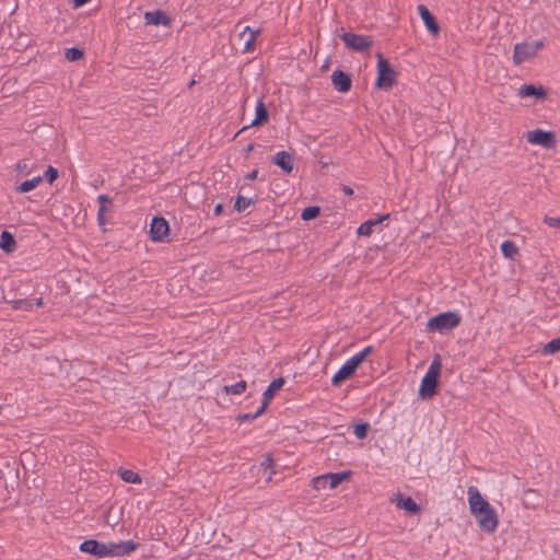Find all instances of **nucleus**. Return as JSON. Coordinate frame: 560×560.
I'll use <instances>...</instances> for the list:
<instances>
[{
    "instance_id": "nucleus-1",
    "label": "nucleus",
    "mask_w": 560,
    "mask_h": 560,
    "mask_svg": "<svg viewBox=\"0 0 560 560\" xmlns=\"http://www.w3.org/2000/svg\"><path fill=\"white\" fill-rule=\"evenodd\" d=\"M377 58V75L375 80V88L380 90H389L397 82L398 73L390 66L388 60L383 56L382 52L376 54Z\"/></svg>"
},
{
    "instance_id": "nucleus-2",
    "label": "nucleus",
    "mask_w": 560,
    "mask_h": 560,
    "mask_svg": "<svg viewBox=\"0 0 560 560\" xmlns=\"http://www.w3.org/2000/svg\"><path fill=\"white\" fill-rule=\"evenodd\" d=\"M462 317L456 312L440 313L428 320L427 330L446 334L460 324Z\"/></svg>"
},
{
    "instance_id": "nucleus-3",
    "label": "nucleus",
    "mask_w": 560,
    "mask_h": 560,
    "mask_svg": "<svg viewBox=\"0 0 560 560\" xmlns=\"http://www.w3.org/2000/svg\"><path fill=\"white\" fill-rule=\"evenodd\" d=\"M526 140L530 144L541 145L546 149H555L557 145V138L553 131L542 129H535L526 132Z\"/></svg>"
},
{
    "instance_id": "nucleus-4",
    "label": "nucleus",
    "mask_w": 560,
    "mask_h": 560,
    "mask_svg": "<svg viewBox=\"0 0 560 560\" xmlns=\"http://www.w3.org/2000/svg\"><path fill=\"white\" fill-rule=\"evenodd\" d=\"M340 38L342 39L347 48L357 52H363L368 50L373 44L370 36L354 34L351 32L343 33L340 36Z\"/></svg>"
},
{
    "instance_id": "nucleus-5",
    "label": "nucleus",
    "mask_w": 560,
    "mask_h": 560,
    "mask_svg": "<svg viewBox=\"0 0 560 560\" xmlns=\"http://www.w3.org/2000/svg\"><path fill=\"white\" fill-rule=\"evenodd\" d=\"M474 517L477 520L480 529L485 533L492 534L495 532L499 520L498 514L492 505L482 512L476 513Z\"/></svg>"
},
{
    "instance_id": "nucleus-6",
    "label": "nucleus",
    "mask_w": 560,
    "mask_h": 560,
    "mask_svg": "<svg viewBox=\"0 0 560 560\" xmlns=\"http://www.w3.org/2000/svg\"><path fill=\"white\" fill-rule=\"evenodd\" d=\"M79 550L100 559L110 557L109 544H105L96 539L84 540L80 544Z\"/></svg>"
},
{
    "instance_id": "nucleus-7",
    "label": "nucleus",
    "mask_w": 560,
    "mask_h": 560,
    "mask_svg": "<svg viewBox=\"0 0 560 560\" xmlns=\"http://www.w3.org/2000/svg\"><path fill=\"white\" fill-rule=\"evenodd\" d=\"M170 234L168 222L162 217H154L150 225V237L154 242H163Z\"/></svg>"
},
{
    "instance_id": "nucleus-8",
    "label": "nucleus",
    "mask_w": 560,
    "mask_h": 560,
    "mask_svg": "<svg viewBox=\"0 0 560 560\" xmlns=\"http://www.w3.org/2000/svg\"><path fill=\"white\" fill-rule=\"evenodd\" d=\"M468 494V503L470 508V513L475 515L476 513L482 512L488 509L491 504L481 495L480 491L477 487L470 486L467 490Z\"/></svg>"
},
{
    "instance_id": "nucleus-9",
    "label": "nucleus",
    "mask_w": 560,
    "mask_h": 560,
    "mask_svg": "<svg viewBox=\"0 0 560 560\" xmlns=\"http://www.w3.org/2000/svg\"><path fill=\"white\" fill-rule=\"evenodd\" d=\"M331 83L334 89L339 93H348L352 86L351 74L341 69H336L331 73Z\"/></svg>"
},
{
    "instance_id": "nucleus-10",
    "label": "nucleus",
    "mask_w": 560,
    "mask_h": 560,
    "mask_svg": "<svg viewBox=\"0 0 560 560\" xmlns=\"http://www.w3.org/2000/svg\"><path fill=\"white\" fill-rule=\"evenodd\" d=\"M268 121H269L268 109H267L262 98H259L258 102H257V105H256L254 120L249 125L244 126L242 129H240L238 133H242V132L246 131L247 129H249L252 127L264 126Z\"/></svg>"
},
{
    "instance_id": "nucleus-11",
    "label": "nucleus",
    "mask_w": 560,
    "mask_h": 560,
    "mask_svg": "<svg viewBox=\"0 0 560 560\" xmlns=\"http://www.w3.org/2000/svg\"><path fill=\"white\" fill-rule=\"evenodd\" d=\"M439 380L424 375L418 390L419 397L423 400L431 399L438 390Z\"/></svg>"
},
{
    "instance_id": "nucleus-12",
    "label": "nucleus",
    "mask_w": 560,
    "mask_h": 560,
    "mask_svg": "<svg viewBox=\"0 0 560 560\" xmlns=\"http://www.w3.org/2000/svg\"><path fill=\"white\" fill-rule=\"evenodd\" d=\"M419 15L424 23L427 30L430 34L436 36L440 33V25L435 19V16L430 12V10L424 4L418 5Z\"/></svg>"
},
{
    "instance_id": "nucleus-13",
    "label": "nucleus",
    "mask_w": 560,
    "mask_h": 560,
    "mask_svg": "<svg viewBox=\"0 0 560 560\" xmlns=\"http://www.w3.org/2000/svg\"><path fill=\"white\" fill-rule=\"evenodd\" d=\"M110 557H121L136 551L139 544L133 540H124L119 542H109Z\"/></svg>"
},
{
    "instance_id": "nucleus-14",
    "label": "nucleus",
    "mask_w": 560,
    "mask_h": 560,
    "mask_svg": "<svg viewBox=\"0 0 560 560\" xmlns=\"http://www.w3.org/2000/svg\"><path fill=\"white\" fill-rule=\"evenodd\" d=\"M533 57H535V54L529 43H517L514 45L513 62L515 66H520Z\"/></svg>"
},
{
    "instance_id": "nucleus-15",
    "label": "nucleus",
    "mask_w": 560,
    "mask_h": 560,
    "mask_svg": "<svg viewBox=\"0 0 560 560\" xmlns=\"http://www.w3.org/2000/svg\"><path fill=\"white\" fill-rule=\"evenodd\" d=\"M396 503L397 508L405 510L411 515H416L420 512V506L411 497H405L402 493L397 492L395 499H392Z\"/></svg>"
},
{
    "instance_id": "nucleus-16",
    "label": "nucleus",
    "mask_w": 560,
    "mask_h": 560,
    "mask_svg": "<svg viewBox=\"0 0 560 560\" xmlns=\"http://www.w3.org/2000/svg\"><path fill=\"white\" fill-rule=\"evenodd\" d=\"M272 163L279 166L284 173L290 174L294 167V159L287 151H280L272 158Z\"/></svg>"
},
{
    "instance_id": "nucleus-17",
    "label": "nucleus",
    "mask_w": 560,
    "mask_h": 560,
    "mask_svg": "<svg viewBox=\"0 0 560 560\" xmlns=\"http://www.w3.org/2000/svg\"><path fill=\"white\" fill-rule=\"evenodd\" d=\"M284 383H285V381H284L283 377H278V378L273 380L268 385V387L262 393V399H261L262 409H267L269 402L272 400V398L275 397L276 393L279 389H281V387L284 385Z\"/></svg>"
},
{
    "instance_id": "nucleus-18",
    "label": "nucleus",
    "mask_w": 560,
    "mask_h": 560,
    "mask_svg": "<svg viewBox=\"0 0 560 560\" xmlns=\"http://www.w3.org/2000/svg\"><path fill=\"white\" fill-rule=\"evenodd\" d=\"M518 95L521 97H535L536 100H545L547 92L544 86L534 84H524L520 88Z\"/></svg>"
},
{
    "instance_id": "nucleus-19",
    "label": "nucleus",
    "mask_w": 560,
    "mask_h": 560,
    "mask_svg": "<svg viewBox=\"0 0 560 560\" xmlns=\"http://www.w3.org/2000/svg\"><path fill=\"white\" fill-rule=\"evenodd\" d=\"M144 20L149 25H171L172 21L163 11H148L144 13Z\"/></svg>"
},
{
    "instance_id": "nucleus-20",
    "label": "nucleus",
    "mask_w": 560,
    "mask_h": 560,
    "mask_svg": "<svg viewBox=\"0 0 560 560\" xmlns=\"http://www.w3.org/2000/svg\"><path fill=\"white\" fill-rule=\"evenodd\" d=\"M390 217L389 213H386V214H383L381 217H378L377 219H370L363 223L360 224V226L358 228L357 230V233L359 235H363V236H371L372 233H373V228L383 223L384 221L388 220Z\"/></svg>"
},
{
    "instance_id": "nucleus-21",
    "label": "nucleus",
    "mask_w": 560,
    "mask_h": 560,
    "mask_svg": "<svg viewBox=\"0 0 560 560\" xmlns=\"http://www.w3.org/2000/svg\"><path fill=\"white\" fill-rule=\"evenodd\" d=\"M357 370H354L353 366H351L347 361L331 377V384L332 386H340L343 382L349 380Z\"/></svg>"
},
{
    "instance_id": "nucleus-22",
    "label": "nucleus",
    "mask_w": 560,
    "mask_h": 560,
    "mask_svg": "<svg viewBox=\"0 0 560 560\" xmlns=\"http://www.w3.org/2000/svg\"><path fill=\"white\" fill-rule=\"evenodd\" d=\"M16 247L18 245L14 235L7 230L2 231L0 235V248L2 252L5 254H12L16 250Z\"/></svg>"
},
{
    "instance_id": "nucleus-23",
    "label": "nucleus",
    "mask_w": 560,
    "mask_h": 560,
    "mask_svg": "<svg viewBox=\"0 0 560 560\" xmlns=\"http://www.w3.org/2000/svg\"><path fill=\"white\" fill-rule=\"evenodd\" d=\"M247 32L249 33V37L244 44V52H250L255 49V40L257 36L260 34V28L253 30L249 26H246L241 32L240 37H243Z\"/></svg>"
},
{
    "instance_id": "nucleus-24",
    "label": "nucleus",
    "mask_w": 560,
    "mask_h": 560,
    "mask_svg": "<svg viewBox=\"0 0 560 560\" xmlns=\"http://www.w3.org/2000/svg\"><path fill=\"white\" fill-rule=\"evenodd\" d=\"M351 474L352 472L350 470L326 474V478L328 479L329 488L330 489L337 488L342 481L349 479Z\"/></svg>"
},
{
    "instance_id": "nucleus-25",
    "label": "nucleus",
    "mask_w": 560,
    "mask_h": 560,
    "mask_svg": "<svg viewBox=\"0 0 560 560\" xmlns=\"http://www.w3.org/2000/svg\"><path fill=\"white\" fill-rule=\"evenodd\" d=\"M442 369V360L440 354H434L433 360L425 373V375L440 380Z\"/></svg>"
},
{
    "instance_id": "nucleus-26",
    "label": "nucleus",
    "mask_w": 560,
    "mask_h": 560,
    "mask_svg": "<svg viewBox=\"0 0 560 560\" xmlns=\"http://www.w3.org/2000/svg\"><path fill=\"white\" fill-rule=\"evenodd\" d=\"M501 252L505 258L514 259L518 255V248L513 241L506 240L501 244Z\"/></svg>"
},
{
    "instance_id": "nucleus-27",
    "label": "nucleus",
    "mask_w": 560,
    "mask_h": 560,
    "mask_svg": "<svg viewBox=\"0 0 560 560\" xmlns=\"http://www.w3.org/2000/svg\"><path fill=\"white\" fill-rule=\"evenodd\" d=\"M42 180H43L42 176H36L32 179H26V180L22 182L16 187V191L18 192H28V191L35 189Z\"/></svg>"
},
{
    "instance_id": "nucleus-28",
    "label": "nucleus",
    "mask_w": 560,
    "mask_h": 560,
    "mask_svg": "<svg viewBox=\"0 0 560 560\" xmlns=\"http://www.w3.org/2000/svg\"><path fill=\"white\" fill-rule=\"evenodd\" d=\"M539 497L536 490L527 489L524 492L523 503L526 508H536L538 505Z\"/></svg>"
},
{
    "instance_id": "nucleus-29",
    "label": "nucleus",
    "mask_w": 560,
    "mask_h": 560,
    "mask_svg": "<svg viewBox=\"0 0 560 560\" xmlns=\"http://www.w3.org/2000/svg\"><path fill=\"white\" fill-rule=\"evenodd\" d=\"M247 388V383L245 381H240L233 385H225L223 387V392L228 395H241Z\"/></svg>"
},
{
    "instance_id": "nucleus-30",
    "label": "nucleus",
    "mask_w": 560,
    "mask_h": 560,
    "mask_svg": "<svg viewBox=\"0 0 560 560\" xmlns=\"http://www.w3.org/2000/svg\"><path fill=\"white\" fill-rule=\"evenodd\" d=\"M119 476L125 482L141 483L140 475L131 469H120Z\"/></svg>"
},
{
    "instance_id": "nucleus-31",
    "label": "nucleus",
    "mask_w": 560,
    "mask_h": 560,
    "mask_svg": "<svg viewBox=\"0 0 560 560\" xmlns=\"http://www.w3.org/2000/svg\"><path fill=\"white\" fill-rule=\"evenodd\" d=\"M559 351H560V336L558 338H555V339L550 340L549 342H547L544 346L541 353L544 355H552Z\"/></svg>"
},
{
    "instance_id": "nucleus-32",
    "label": "nucleus",
    "mask_w": 560,
    "mask_h": 560,
    "mask_svg": "<svg viewBox=\"0 0 560 560\" xmlns=\"http://www.w3.org/2000/svg\"><path fill=\"white\" fill-rule=\"evenodd\" d=\"M255 202L254 199L237 195L234 202V209L237 212L245 211L250 205Z\"/></svg>"
},
{
    "instance_id": "nucleus-33",
    "label": "nucleus",
    "mask_w": 560,
    "mask_h": 560,
    "mask_svg": "<svg viewBox=\"0 0 560 560\" xmlns=\"http://www.w3.org/2000/svg\"><path fill=\"white\" fill-rule=\"evenodd\" d=\"M13 310L31 311L34 306L31 299H18L10 302Z\"/></svg>"
},
{
    "instance_id": "nucleus-34",
    "label": "nucleus",
    "mask_w": 560,
    "mask_h": 560,
    "mask_svg": "<svg viewBox=\"0 0 560 560\" xmlns=\"http://www.w3.org/2000/svg\"><path fill=\"white\" fill-rule=\"evenodd\" d=\"M265 411H266V409H262V405H260V407L253 413H238L236 416V421L238 423H243V422L255 420L256 418L261 416Z\"/></svg>"
},
{
    "instance_id": "nucleus-35",
    "label": "nucleus",
    "mask_w": 560,
    "mask_h": 560,
    "mask_svg": "<svg viewBox=\"0 0 560 560\" xmlns=\"http://www.w3.org/2000/svg\"><path fill=\"white\" fill-rule=\"evenodd\" d=\"M320 214V208L318 206H311L303 209L301 218L304 221L316 219Z\"/></svg>"
},
{
    "instance_id": "nucleus-36",
    "label": "nucleus",
    "mask_w": 560,
    "mask_h": 560,
    "mask_svg": "<svg viewBox=\"0 0 560 560\" xmlns=\"http://www.w3.org/2000/svg\"><path fill=\"white\" fill-rule=\"evenodd\" d=\"M65 56L69 61H77L83 58L84 51L79 47L67 48Z\"/></svg>"
},
{
    "instance_id": "nucleus-37",
    "label": "nucleus",
    "mask_w": 560,
    "mask_h": 560,
    "mask_svg": "<svg viewBox=\"0 0 560 560\" xmlns=\"http://www.w3.org/2000/svg\"><path fill=\"white\" fill-rule=\"evenodd\" d=\"M370 424L368 422H360L353 427V433L360 440H363L368 436Z\"/></svg>"
},
{
    "instance_id": "nucleus-38",
    "label": "nucleus",
    "mask_w": 560,
    "mask_h": 560,
    "mask_svg": "<svg viewBox=\"0 0 560 560\" xmlns=\"http://www.w3.org/2000/svg\"><path fill=\"white\" fill-rule=\"evenodd\" d=\"M312 487L315 490H324L328 486V479L326 478V474L322 476L314 477L311 481Z\"/></svg>"
},
{
    "instance_id": "nucleus-39",
    "label": "nucleus",
    "mask_w": 560,
    "mask_h": 560,
    "mask_svg": "<svg viewBox=\"0 0 560 560\" xmlns=\"http://www.w3.org/2000/svg\"><path fill=\"white\" fill-rule=\"evenodd\" d=\"M97 202L100 207L104 208V212L110 210L113 208V199L108 195H100L97 196Z\"/></svg>"
},
{
    "instance_id": "nucleus-40",
    "label": "nucleus",
    "mask_w": 560,
    "mask_h": 560,
    "mask_svg": "<svg viewBox=\"0 0 560 560\" xmlns=\"http://www.w3.org/2000/svg\"><path fill=\"white\" fill-rule=\"evenodd\" d=\"M49 184H52L58 178V170L49 165L44 173V177Z\"/></svg>"
},
{
    "instance_id": "nucleus-41",
    "label": "nucleus",
    "mask_w": 560,
    "mask_h": 560,
    "mask_svg": "<svg viewBox=\"0 0 560 560\" xmlns=\"http://www.w3.org/2000/svg\"><path fill=\"white\" fill-rule=\"evenodd\" d=\"M347 362L354 368V370H358V368L364 362V359L358 353L352 355Z\"/></svg>"
},
{
    "instance_id": "nucleus-42",
    "label": "nucleus",
    "mask_w": 560,
    "mask_h": 560,
    "mask_svg": "<svg viewBox=\"0 0 560 560\" xmlns=\"http://www.w3.org/2000/svg\"><path fill=\"white\" fill-rule=\"evenodd\" d=\"M347 362L354 368V370H358V368L364 362V359L358 353L352 355Z\"/></svg>"
},
{
    "instance_id": "nucleus-43",
    "label": "nucleus",
    "mask_w": 560,
    "mask_h": 560,
    "mask_svg": "<svg viewBox=\"0 0 560 560\" xmlns=\"http://www.w3.org/2000/svg\"><path fill=\"white\" fill-rule=\"evenodd\" d=\"M275 460L270 454H267L265 459L260 463L259 467L264 470L272 468Z\"/></svg>"
},
{
    "instance_id": "nucleus-44",
    "label": "nucleus",
    "mask_w": 560,
    "mask_h": 560,
    "mask_svg": "<svg viewBox=\"0 0 560 560\" xmlns=\"http://www.w3.org/2000/svg\"><path fill=\"white\" fill-rule=\"evenodd\" d=\"M544 222L549 225L550 228H557L560 229V218H553L546 215L544 218Z\"/></svg>"
},
{
    "instance_id": "nucleus-45",
    "label": "nucleus",
    "mask_w": 560,
    "mask_h": 560,
    "mask_svg": "<svg viewBox=\"0 0 560 560\" xmlns=\"http://www.w3.org/2000/svg\"><path fill=\"white\" fill-rule=\"evenodd\" d=\"M97 222L101 226L105 225L107 223V220L105 218L104 208L100 207L97 212Z\"/></svg>"
},
{
    "instance_id": "nucleus-46",
    "label": "nucleus",
    "mask_w": 560,
    "mask_h": 560,
    "mask_svg": "<svg viewBox=\"0 0 560 560\" xmlns=\"http://www.w3.org/2000/svg\"><path fill=\"white\" fill-rule=\"evenodd\" d=\"M529 45L532 46V49L534 50V54L536 55L538 52V50H540L544 47V42L539 39L534 43H529Z\"/></svg>"
},
{
    "instance_id": "nucleus-47",
    "label": "nucleus",
    "mask_w": 560,
    "mask_h": 560,
    "mask_svg": "<svg viewBox=\"0 0 560 560\" xmlns=\"http://www.w3.org/2000/svg\"><path fill=\"white\" fill-rule=\"evenodd\" d=\"M373 351V347H365L363 350L359 352V354L365 360L366 357Z\"/></svg>"
},
{
    "instance_id": "nucleus-48",
    "label": "nucleus",
    "mask_w": 560,
    "mask_h": 560,
    "mask_svg": "<svg viewBox=\"0 0 560 560\" xmlns=\"http://www.w3.org/2000/svg\"><path fill=\"white\" fill-rule=\"evenodd\" d=\"M254 148H255V143H253V142H252V143H248V144L246 145V148H245V150H244V152H245V158H248V156H249V154H250V152L254 150Z\"/></svg>"
},
{
    "instance_id": "nucleus-49",
    "label": "nucleus",
    "mask_w": 560,
    "mask_h": 560,
    "mask_svg": "<svg viewBox=\"0 0 560 560\" xmlns=\"http://www.w3.org/2000/svg\"><path fill=\"white\" fill-rule=\"evenodd\" d=\"M257 175H258V171L257 170H253L252 172H249L247 175H246V179L248 180H255L257 178Z\"/></svg>"
},
{
    "instance_id": "nucleus-50",
    "label": "nucleus",
    "mask_w": 560,
    "mask_h": 560,
    "mask_svg": "<svg viewBox=\"0 0 560 560\" xmlns=\"http://www.w3.org/2000/svg\"><path fill=\"white\" fill-rule=\"evenodd\" d=\"M222 212H223V205L222 203H217L214 209H213V214L214 215H220Z\"/></svg>"
},
{
    "instance_id": "nucleus-51",
    "label": "nucleus",
    "mask_w": 560,
    "mask_h": 560,
    "mask_svg": "<svg viewBox=\"0 0 560 560\" xmlns=\"http://www.w3.org/2000/svg\"><path fill=\"white\" fill-rule=\"evenodd\" d=\"M342 191L346 195H348V196H352L353 195V189L350 186H347V185H342Z\"/></svg>"
},
{
    "instance_id": "nucleus-52",
    "label": "nucleus",
    "mask_w": 560,
    "mask_h": 560,
    "mask_svg": "<svg viewBox=\"0 0 560 560\" xmlns=\"http://www.w3.org/2000/svg\"><path fill=\"white\" fill-rule=\"evenodd\" d=\"M90 0H73L74 2V7L75 8H79V7H82L84 5L85 3H88Z\"/></svg>"
},
{
    "instance_id": "nucleus-53",
    "label": "nucleus",
    "mask_w": 560,
    "mask_h": 560,
    "mask_svg": "<svg viewBox=\"0 0 560 560\" xmlns=\"http://www.w3.org/2000/svg\"><path fill=\"white\" fill-rule=\"evenodd\" d=\"M34 305L42 306L44 304V301L42 298H38L36 300H33Z\"/></svg>"
},
{
    "instance_id": "nucleus-54",
    "label": "nucleus",
    "mask_w": 560,
    "mask_h": 560,
    "mask_svg": "<svg viewBox=\"0 0 560 560\" xmlns=\"http://www.w3.org/2000/svg\"><path fill=\"white\" fill-rule=\"evenodd\" d=\"M329 62H330V60H329V58H327V59L324 61L323 66H322V70H326V69H328V67H329Z\"/></svg>"
}]
</instances>
